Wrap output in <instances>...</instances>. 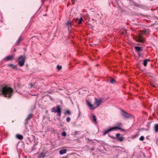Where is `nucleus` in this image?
<instances>
[{
  "instance_id": "nucleus-1",
  "label": "nucleus",
  "mask_w": 158,
  "mask_h": 158,
  "mask_svg": "<svg viewBox=\"0 0 158 158\" xmlns=\"http://www.w3.org/2000/svg\"><path fill=\"white\" fill-rule=\"evenodd\" d=\"M13 91L11 87L7 85L3 86L0 88V95L3 94L5 97L9 98L12 95Z\"/></svg>"
},
{
  "instance_id": "nucleus-2",
  "label": "nucleus",
  "mask_w": 158,
  "mask_h": 158,
  "mask_svg": "<svg viewBox=\"0 0 158 158\" xmlns=\"http://www.w3.org/2000/svg\"><path fill=\"white\" fill-rule=\"evenodd\" d=\"M94 101V104L93 105L88 100H86L87 106L91 110H94L98 107L102 102V99L101 98L98 99L95 98Z\"/></svg>"
},
{
  "instance_id": "nucleus-3",
  "label": "nucleus",
  "mask_w": 158,
  "mask_h": 158,
  "mask_svg": "<svg viewBox=\"0 0 158 158\" xmlns=\"http://www.w3.org/2000/svg\"><path fill=\"white\" fill-rule=\"evenodd\" d=\"M146 34L145 31H140L138 34V35L134 37V39L137 42L143 43L145 41V39L142 37V35Z\"/></svg>"
},
{
  "instance_id": "nucleus-4",
  "label": "nucleus",
  "mask_w": 158,
  "mask_h": 158,
  "mask_svg": "<svg viewBox=\"0 0 158 158\" xmlns=\"http://www.w3.org/2000/svg\"><path fill=\"white\" fill-rule=\"evenodd\" d=\"M52 112L57 113V115L60 116L61 115V109L58 105L56 107H54L52 109Z\"/></svg>"
},
{
  "instance_id": "nucleus-5",
  "label": "nucleus",
  "mask_w": 158,
  "mask_h": 158,
  "mask_svg": "<svg viewBox=\"0 0 158 158\" xmlns=\"http://www.w3.org/2000/svg\"><path fill=\"white\" fill-rule=\"evenodd\" d=\"M117 129L121 130L122 131H124V129H121L120 127H114L105 131L104 132L103 135H105L106 134L108 133L110 131H111L113 130H115Z\"/></svg>"
},
{
  "instance_id": "nucleus-6",
  "label": "nucleus",
  "mask_w": 158,
  "mask_h": 158,
  "mask_svg": "<svg viewBox=\"0 0 158 158\" xmlns=\"http://www.w3.org/2000/svg\"><path fill=\"white\" fill-rule=\"evenodd\" d=\"M18 64L20 66H23L25 63V57L24 56L20 57L18 58Z\"/></svg>"
},
{
  "instance_id": "nucleus-7",
  "label": "nucleus",
  "mask_w": 158,
  "mask_h": 158,
  "mask_svg": "<svg viewBox=\"0 0 158 158\" xmlns=\"http://www.w3.org/2000/svg\"><path fill=\"white\" fill-rule=\"evenodd\" d=\"M121 115L125 118H131L132 116L128 114L124 111L122 110L121 113Z\"/></svg>"
},
{
  "instance_id": "nucleus-8",
  "label": "nucleus",
  "mask_w": 158,
  "mask_h": 158,
  "mask_svg": "<svg viewBox=\"0 0 158 158\" xmlns=\"http://www.w3.org/2000/svg\"><path fill=\"white\" fill-rule=\"evenodd\" d=\"M124 138L120 136V134L119 133H117L116 135V139H117L118 140L122 141L123 140Z\"/></svg>"
},
{
  "instance_id": "nucleus-9",
  "label": "nucleus",
  "mask_w": 158,
  "mask_h": 158,
  "mask_svg": "<svg viewBox=\"0 0 158 158\" xmlns=\"http://www.w3.org/2000/svg\"><path fill=\"white\" fill-rule=\"evenodd\" d=\"M135 49L138 51V53L139 54V56H141L139 55V52H140L141 51H143V50L141 49V48L139 47L135 46Z\"/></svg>"
},
{
  "instance_id": "nucleus-10",
  "label": "nucleus",
  "mask_w": 158,
  "mask_h": 158,
  "mask_svg": "<svg viewBox=\"0 0 158 158\" xmlns=\"http://www.w3.org/2000/svg\"><path fill=\"white\" fill-rule=\"evenodd\" d=\"M83 21V19L82 18H81L80 19H77L75 20L76 22L78 24H80Z\"/></svg>"
},
{
  "instance_id": "nucleus-11",
  "label": "nucleus",
  "mask_w": 158,
  "mask_h": 158,
  "mask_svg": "<svg viewBox=\"0 0 158 158\" xmlns=\"http://www.w3.org/2000/svg\"><path fill=\"white\" fill-rule=\"evenodd\" d=\"M14 58V56L11 55L9 56H6L5 58V60H10Z\"/></svg>"
},
{
  "instance_id": "nucleus-12",
  "label": "nucleus",
  "mask_w": 158,
  "mask_h": 158,
  "mask_svg": "<svg viewBox=\"0 0 158 158\" xmlns=\"http://www.w3.org/2000/svg\"><path fill=\"white\" fill-rule=\"evenodd\" d=\"M66 152H67V149H64L60 150L59 151V153L60 155H63V154L66 153Z\"/></svg>"
},
{
  "instance_id": "nucleus-13",
  "label": "nucleus",
  "mask_w": 158,
  "mask_h": 158,
  "mask_svg": "<svg viewBox=\"0 0 158 158\" xmlns=\"http://www.w3.org/2000/svg\"><path fill=\"white\" fill-rule=\"evenodd\" d=\"M66 25L68 27L69 29V28L72 25L71 21H67L66 23Z\"/></svg>"
},
{
  "instance_id": "nucleus-14",
  "label": "nucleus",
  "mask_w": 158,
  "mask_h": 158,
  "mask_svg": "<svg viewBox=\"0 0 158 158\" xmlns=\"http://www.w3.org/2000/svg\"><path fill=\"white\" fill-rule=\"evenodd\" d=\"M120 32L121 33L122 35H124L126 33V29H125L124 28H123L120 30Z\"/></svg>"
},
{
  "instance_id": "nucleus-15",
  "label": "nucleus",
  "mask_w": 158,
  "mask_h": 158,
  "mask_svg": "<svg viewBox=\"0 0 158 158\" xmlns=\"http://www.w3.org/2000/svg\"><path fill=\"white\" fill-rule=\"evenodd\" d=\"M150 61V60L148 59L144 60L143 61V64L145 66H146L147 63L148 61Z\"/></svg>"
},
{
  "instance_id": "nucleus-16",
  "label": "nucleus",
  "mask_w": 158,
  "mask_h": 158,
  "mask_svg": "<svg viewBox=\"0 0 158 158\" xmlns=\"http://www.w3.org/2000/svg\"><path fill=\"white\" fill-rule=\"evenodd\" d=\"M92 120L94 121V123H97V118L96 116L93 115H92Z\"/></svg>"
},
{
  "instance_id": "nucleus-17",
  "label": "nucleus",
  "mask_w": 158,
  "mask_h": 158,
  "mask_svg": "<svg viewBox=\"0 0 158 158\" xmlns=\"http://www.w3.org/2000/svg\"><path fill=\"white\" fill-rule=\"evenodd\" d=\"M16 137L17 138L20 140L22 139L23 138V135H16Z\"/></svg>"
},
{
  "instance_id": "nucleus-18",
  "label": "nucleus",
  "mask_w": 158,
  "mask_h": 158,
  "mask_svg": "<svg viewBox=\"0 0 158 158\" xmlns=\"http://www.w3.org/2000/svg\"><path fill=\"white\" fill-rule=\"evenodd\" d=\"M155 130L156 132H158V124L155 125Z\"/></svg>"
},
{
  "instance_id": "nucleus-19",
  "label": "nucleus",
  "mask_w": 158,
  "mask_h": 158,
  "mask_svg": "<svg viewBox=\"0 0 158 158\" xmlns=\"http://www.w3.org/2000/svg\"><path fill=\"white\" fill-rule=\"evenodd\" d=\"M8 66L10 67H12L13 69H16L17 66L16 65H14L12 64H9L8 65Z\"/></svg>"
},
{
  "instance_id": "nucleus-20",
  "label": "nucleus",
  "mask_w": 158,
  "mask_h": 158,
  "mask_svg": "<svg viewBox=\"0 0 158 158\" xmlns=\"http://www.w3.org/2000/svg\"><path fill=\"white\" fill-rule=\"evenodd\" d=\"M32 114L31 113L30 114H29L28 116L27 117V118L26 119V120L27 121L29 119H30L32 118Z\"/></svg>"
},
{
  "instance_id": "nucleus-21",
  "label": "nucleus",
  "mask_w": 158,
  "mask_h": 158,
  "mask_svg": "<svg viewBox=\"0 0 158 158\" xmlns=\"http://www.w3.org/2000/svg\"><path fill=\"white\" fill-rule=\"evenodd\" d=\"M22 37H20L19 39H18L17 41V43L18 44H19L20 43V42L22 40Z\"/></svg>"
},
{
  "instance_id": "nucleus-22",
  "label": "nucleus",
  "mask_w": 158,
  "mask_h": 158,
  "mask_svg": "<svg viewBox=\"0 0 158 158\" xmlns=\"http://www.w3.org/2000/svg\"><path fill=\"white\" fill-rule=\"evenodd\" d=\"M115 80L113 79H111L110 81V82L111 83H114L115 82Z\"/></svg>"
},
{
  "instance_id": "nucleus-23",
  "label": "nucleus",
  "mask_w": 158,
  "mask_h": 158,
  "mask_svg": "<svg viewBox=\"0 0 158 158\" xmlns=\"http://www.w3.org/2000/svg\"><path fill=\"white\" fill-rule=\"evenodd\" d=\"M62 135L63 136H65L66 135V133L65 131H63L62 133Z\"/></svg>"
},
{
  "instance_id": "nucleus-24",
  "label": "nucleus",
  "mask_w": 158,
  "mask_h": 158,
  "mask_svg": "<svg viewBox=\"0 0 158 158\" xmlns=\"http://www.w3.org/2000/svg\"><path fill=\"white\" fill-rule=\"evenodd\" d=\"M144 138L143 136H142L139 138V140L141 141H142L144 140Z\"/></svg>"
},
{
  "instance_id": "nucleus-25",
  "label": "nucleus",
  "mask_w": 158,
  "mask_h": 158,
  "mask_svg": "<svg viewBox=\"0 0 158 158\" xmlns=\"http://www.w3.org/2000/svg\"><path fill=\"white\" fill-rule=\"evenodd\" d=\"M65 113L68 114H71V112H70V111L69 110H67L66 111V112Z\"/></svg>"
},
{
  "instance_id": "nucleus-26",
  "label": "nucleus",
  "mask_w": 158,
  "mask_h": 158,
  "mask_svg": "<svg viewBox=\"0 0 158 158\" xmlns=\"http://www.w3.org/2000/svg\"><path fill=\"white\" fill-rule=\"evenodd\" d=\"M70 121V118L69 117H68L66 118V121L68 122H69Z\"/></svg>"
},
{
  "instance_id": "nucleus-27",
  "label": "nucleus",
  "mask_w": 158,
  "mask_h": 158,
  "mask_svg": "<svg viewBox=\"0 0 158 158\" xmlns=\"http://www.w3.org/2000/svg\"><path fill=\"white\" fill-rule=\"evenodd\" d=\"M62 68V67L61 66H60V65H58L57 66V68L58 69H61Z\"/></svg>"
},
{
  "instance_id": "nucleus-28",
  "label": "nucleus",
  "mask_w": 158,
  "mask_h": 158,
  "mask_svg": "<svg viewBox=\"0 0 158 158\" xmlns=\"http://www.w3.org/2000/svg\"><path fill=\"white\" fill-rule=\"evenodd\" d=\"M40 156L43 157L44 156V155L43 153H41L40 154Z\"/></svg>"
},
{
  "instance_id": "nucleus-29",
  "label": "nucleus",
  "mask_w": 158,
  "mask_h": 158,
  "mask_svg": "<svg viewBox=\"0 0 158 158\" xmlns=\"http://www.w3.org/2000/svg\"><path fill=\"white\" fill-rule=\"evenodd\" d=\"M78 132H79V131H75L74 132V135H75L77 134H78Z\"/></svg>"
},
{
  "instance_id": "nucleus-30",
  "label": "nucleus",
  "mask_w": 158,
  "mask_h": 158,
  "mask_svg": "<svg viewBox=\"0 0 158 158\" xmlns=\"http://www.w3.org/2000/svg\"><path fill=\"white\" fill-rule=\"evenodd\" d=\"M30 87H31L33 86V85L32 84V83H30Z\"/></svg>"
},
{
  "instance_id": "nucleus-31",
  "label": "nucleus",
  "mask_w": 158,
  "mask_h": 158,
  "mask_svg": "<svg viewBox=\"0 0 158 158\" xmlns=\"http://www.w3.org/2000/svg\"><path fill=\"white\" fill-rule=\"evenodd\" d=\"M150 85H151V86H152L153 87H154L155 86V85L151 83Z\"/></svg>"
},
{
  "instance_id": "nucleus-32",
  "label": "nucleus",
  "mask_w": 158,
  "mask_h": 158,
  "mask_svg": "<svg viewBox=\"0 0 158 158\" xmlns=\"http://www.w3.org/2000/svg\"><path fill=\"white\" fill-rule=\"evenodd\" d=\"M122 125V124L121 123H120L119 125V126L120 127Z\"/></svg>"
},
{
  "instance_id": "nucleus-33",
  "label": "nucleus",
  "mask_w": 158,
  "mask_h": 158,
  "mask_svg": "<svg viewBox=\"0 0 158 158\" xmlns=\"http://www.w3.org/2000/svg\"><path fill=\"white\" fill-rule=\"evenodd\" d=\"M46 0H42V1L43 2H44L45 1H46Z\"/></svg>"
},
{
  "instance_id": "nucleus-34",
  "label": "nucleus",
  "mask_w": 158,
  "mask_h": 158,
  "mask_svg": "<svg viewBox=\"0 0 158 158\" xmlns=\"http://www.w3.org/2000/svg\"><path fill=\"white\" fill-rule=\"evenodd\" d=\"M139 55L141 56H142V55H141V54L140 53V52H139Z\"/></svg>"
}]
</instances>
